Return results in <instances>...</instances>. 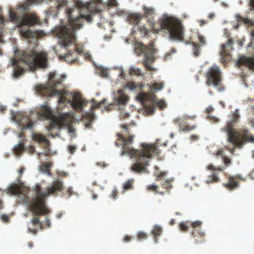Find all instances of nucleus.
<instances>
[{
    "label": "nucleus",
    "mask_w": 254,
    "mask_h": 254,
    "mask_svg": "<svg viewBox=\"0 0 254 254\" xmlns=\"http://www.w3.org/2000/svg\"><path fill=\"white\" fill-rule=\"evenodd\" d=\"M127 131V137H126L122 133H118L119 141H121V145L122 146L121 155L128 154L131 158L135 160V163L130 167V169L135 173H145L146 172V167L149 165V159L153 156L158 155L160 151L155 144H148L142 143L141 149H135L132 147V143L134 136L130 134L128 126L122 125Z\"/></svg>",
    "instance_id": "nucleus-1"
},
{
    "label": "nucleus",
    "mask_w": 254,
    "mask_h": 254,
    "mask_svg": "<svg viewBox=\"0 0 254 254\" xmlns=\"http://www.w3.org/2000/svg\"><path fill=\"white\" fill-rule=\"evenodd\" d=\"M64 188L63 182L57 179L49 186L46 190H43L40 185H37L34 189L35 196L29 201L28 206L33 218L31 222L33 225H39L41 229L51 226V222L48 218L44 221H40L39 216L46 215L50 213V210L46 205V198L51 194L61 191Z\"/></svg>",
    "instance_id": "nucleus-2"
},
{
    "label": "nucleus",
    "mask_w": 254,
    "mask_h": 254,
    "mask_svg": "<svg viewBox=\"0 0 254 254\" xmlns=\"http://www.w3.org/2000/svg\"><path fill=\"white\" fill-rule=\"evenodd\" d=\"M48 54L44 52H38L35 50H26L21 52L19 59H12L13 67L12 77L17 79L22 76L25 71V65L31 70H35L38 68H46L48 65Z\"/></svg>",
    "instance_id": "nucleus-3"
},
{
    "label": "nucleus",
    "mask_w": 254,
    "mask_h": 254,
    "mask_svg": "<svg viewBox=\"0 0 254 254\" xmlns=\"http://www.w3.org/2000/svg\"><path fill=\"white\" fill-rule=\"evenodd\" d=\"M230 120L226 126L221 128L228 136V141L232 143L235 148H241L247 142L254 143V137L247 129H236L234 128L240 119L238 109L229 115Z\"/></svg>",
    "instance_id": "nucleus-4"
},
{
    "label": "nucleus",
    "mask_w": 254,
    "mask_h": 254,
    "mask_svg": "<svg viewBox=\"0 0 254 254\" xmlns=\"http://www.w3.org/2000/svg\"><path fill=\"white\" fill-rule=\"evenodd\" d=\"M72 9H69L67 11L69 24L61 26L57 30L59 43L65 48L75 44V32L82 26L83 19H85L88 22L92 21L90 15L79 14L78 16L72 17Z\"/></svg>",
    "instance_id": "nucleus-5"
},
{
    "label": "nucleus",
    "mask_w": 254,
    "mask_h": 254,
    "mask_svg": "<svg viewBox=\"0 0 254 254\" xmlns=\"http://www.w3.org/2000/svg\"><path fill=\"white\" fill-rule=\"evenodd\" d=\"M41 116L46 119H51L50 125L47 126L46 128L51 132L50 135L54 138L60 136V134L59 132L54 134L52 130L55 128L60 130L64 126H68L72 120V117L69 113L61 114L58 117L53 118V111L47 106L42 107Z\"/></svg>",
    "instance_id": "nucleus-6"
},
{
    "label": "nucleus",
    "mask_w": 254,
    "mask_h": 254,
    "mask_svg": "<svg viewBox=\"0 0 254 254\" xmlns=\"http://www.w3.org/2000/svg\"><path fill=\"white\" fill-rule=\"evenodd\" d=\"M65 78L64 74L61 75L60 79L57 80L55 82L50 81L48 84L43 85H38L36 87L37 93L41 96H52L53 95H57L59 96L58 102L59 104H64L66 101V98L63 95L64 91L62 90H58L56 87L59 85L62 84L63 79Z\"/></svg>",
    "instance_id": "nucleus-7"
},
{
    "label": "nucleus",
    "mask_w": 254,
    "mask_h": 254,
    "mask_svg": "<svg viewBox=\"0 0 254 254\" xmlns=\"http://www.w3.org/2000/svg\"><path fill=\"white\" fill-rule=\"evenodd\" d=\"M163 29L169 31L171 39L180 41H184V27L181 22L169 18L163 19L161 23Z\"/></svg>",
    "instance_id": "nucleus-8"
},
{
    "label": "nucleus",
    "mask_w": 254,
    "mask_h": 254,
    "mask_svg": "<svg viewBox=\"0 0 254 254\" xmlns=\"http://www.w3.org/2000/svg\"><path fill=\"white\" fill-rule=\"evenodd\" d=\"M134 52L138 55L143 54L145 57V60L143 62V64L147 70L153 71L154 68L150 64L154 62V54L155 53V49L153 48L152 44L148 46L143 45L141 43H136L134 45Z\"/></svg>",
    "instance_id": "nucleus-9"
},
{
    "label": "nucleus",
    "mask_w": 254,
    "mask_h": 254,
    "mask_svg": "<svg viewBox=\"0 0 254 254\" xmlns=\"http://www.w3.org/2000/svg\"><path fill=\"white\" fill-rule=\"evenodd\" d=\"M205 83L207 86H213L219 92L224 90L221 84V71L217 66L213 65L209 68L205 73Z\"/></svg>",
    "instance_id": "nucleus-10"
},
{
    "label": "nucleus",
    "mask_w": 254,
    "mask_h": 254,
    "mask_svg": "<svg viewBox=\"0 0 254 254\" xmlns=\"http://www.w3.org/2000/svg\"><path fill=\"white\" fill-rule=\"evenodd\" d=\"M9 16L11 21L15 22L19 27L32 26L38 22V18L35 13H28L18 17L12 9H9Z\"/></svg>",
    "instance_id": "nucleus-11"
},
{
    "label": "nucleus",
    "mask_w": 254,
    "mask_h": 254,
    "mask_svg": "<svg viewBox=\"0 0 254 254\" xmlns=\"http://www.w3.org/2000/svg\"><path fill=\"white\" fill-rule=\"evenodd\" d=\"M196 116L195 115H192L190 116L185 115L182 118L179 117L176 118L174 120V123L176 125H178L180 131L183 132H189L195 129L196 127V126L195 125H192L191 126L189 125L187 121L189 119L194 120Z\"/></svg>",
    "instance_id": "nucleus-12"
},
{
    "label": "nucleus",
    "mask_w": 254,
    "mask_h": 254,
    "mask_svg": "<svg viewBox=\"0 0 254 254\" xmlns=\"http://www.w3.org/2000/svg\"><path fill=\"white\" fill-rule=\"evenodd\" d=\"M105 101V99H103L102 101L97 103V102L94 99L92 100L91 110L89 112L85 113L83 115V118L84 120H85V127L86 128H91L92 127V123L95 119V116L92 110L95 109L99 108L100 105L103 104Z\"/></svg>",
    "instance_id": "nucleus-13"
},
{
    "label": "nucleus",
    "mask_w": 254,
    "mask_h": 254,
    "mask_svg": "<svg viewBox=\"0 0 254 254\" xmlns=\"http://www.w3.org/2000/svg\"><path fill=\"white\" fill-rule=\"evenodd\" d=\"M15 118V121L21 127V130L32 128L36 123V122L31 121L29 116L21 114L17 115Z\"/></svg>",
    "instance_id": "nucleus-14"
},
{
    "label": "nucleus",
    "mask_w": 254,
    "mask_h": 254,
    "mask_svg": "<svg viewBox=\"0 0 254 254\" xmlns=\"http://www.w3.org/2000/svg\"><path fill=\"white\" fill-rule=\"evenodd\" d=\"M228 179L227 182L223 184V186L229 190H233L239 187L238 182L239 180L245 181V179H243L241 175L236 176H231L226 177Z\"/></svg>",
    "instance_id": "nucleus-15"
},
{
    "label": "nucleus",
    "mask_w": 254,
    "mask_h": 254,
    "mask_svg": "<svg viewBox=\"0 0 254 254\" xmlns=\"http://www.w3.org/2000/svg\"><path fill=\"white\" fill-rule=\"evenodd\" d=\"M207 170H211L212 171L211 174L209 176V178L207 180V183H211L213 182H218L220 180L218 175L220 173L223 172L225 167H214L213 165H208L207 167Z\"/></svg>",
    "instance_id": "nucleus-16"
},
{
    "label": "nucleus",
    "mask_w": 254,
    "mask_h": 254,
    "mask_svg": "<svg viewBox=\"0 0 254 254\" xmlns=\"http://www.w3.org/2000/svg\"><path fill=\"white\" fill-rule=\"evenodd\" d=\"M68 103L70 104L75 110L81 111L85 104V100L81 97L79 93H75L73 95L72 101L68 100Z\"/></svg>",
    "instance_id": "nucleus-17"
},
{
    "label": "nucleus",
    "mask_w": 254,
    "mask_h": 254,
    "mask_svg": "<svg viewBox=\"0 0 254 254\" xmlns=\"http://www.w3.org/2000/svg\"><path fill=\"white\" fill-rule=\"evenodd\" d=\"M238 66L245 65L254 72V57H241L237 62Z\"/></svg>",
    "instance_id": "nucleus-18"
},
{
    "label": "nucleus",
    "mask_w": 254,
    "mask_h": 254,
    "mask_svg": "<svg viewBox=\"0 0 254 254\" xmlns=\"http://www.w3.org/2000/svg\"><path fill=\"white\" fill-rule=\"evenodd\" d=\"M128 101V97L124 93L123 90H119L114 97L115 104L119 105H126Z\"/></svg>",
    "instance_id": "nucleus-19"
},
{
    "label": "nucleus",
    "mask_w": 254,
    "mask_h": 254,
    "mask_svg": "<svg viewBox=\"0 0 254 254\" xmlns=\"http://www.w3.org/2000/svg\"><path fill=\"white\" fill-rule=\"evenodd\" d=\"M233 40L231 38H229L228 42L226 44H222L221 45L220 54L222 57H225L230 56V53L233 50Z\"/></svg>",
    "instance_id": "nucleus-20"
},
{
    "label": "nucleus",
    "mask_w": 254,
    "mask_h": 254,
    "mask_svg": "<svg viewBox=\"0 0 254 254\" xmlns=\"http://www.w3.org/2000/svg\"><path fill=\"white\" fill-rule=\"evenodd\" d=\"M82 52V50L79 49L76 46H74V50L73 51L72 50H67V53L65 55L64 58L66 59V60L69 62H74L76 60V53L80 54Z\"/></svg>",
    "instance_id": "nucleus-21"
},
{
    "label": "nucleus",
    "mask_w": 254,
    "mask_h": 254,
    "mask_svg": "<svg viewBox=\"0 0 254 254\" xmlns=\"http://www.w3.org/2000/svg\"><path fill=\"white\" fill-rule=\"evenodd\" d=\"M136 99L143 105H145L147 102L153 103H154V97L145 92H141L139 93L136 97Z\"/></svg>",
    "instance_id": "nucleus-22"
},
{
    "label": "nucleus",
    "mask_w": 254,
    "mask_h": 254,
    "mask_svg": "<svg viewBox=\"0 0 254 254\" xmlns=\"http://www.w3.org/2000/svg\"><path fill=\"white\" fill-rule=\"evenodd\" d=\"M142 17L143 15L140 13H131L128 15L127 20L129 24L136 26L139 24Z\"/></svg>",
    "instance_id": "nucleus-23"
},
{
    "label": "nucleus",
    "mask_w": 254,
    "mask_h": 254,
    "mask_svg": "<svg viewBox=\"0 0 254 254\" xmlns=\"http://www.w3.org/2000/svg\"><path fill=\"white\" fill-rule=\"evenodd\" d=\"M198 39L199 41L201 43H196L194 42H192V46H193V55L195 56H197L200 54V51L199 48L201 46H203L206 44L205 38L204 37L200 35H198Z\"/></svg>",
    "instance_id": "nucleus-24"
},
{
    "label": "nucleus",
    "mask_w": 254,
    "mask_h": 254,
    "mask_svg": "<svg viewBox=\"0 0 254 254\" xmlns=\"http://www.w3.org/2000/svg\"><path fill=\"white\" fill-rule=\"evenodd\" d=\"M191 236L194 239L195 244H200L204 242L205 233L203 232L194 229L191 233Z\"/></svg>",
    "instance_id": "nucleus-25"
},
{
    "label": "nucleus",
    "mask_w": 254,
    "mask_h": 254,
    "mask_svg": "<svg viewBox=\"0 0 254 254\" xmlns=\"http://www.w3.org/2000/svg\"><path fill=\"white\" fill-rule=\"evenodd\" d=\"M27 1L28 2H25L19 6V8L25 12L29 11L30 4L40 3L42 1V0H27Z\"/></svg>",
    "instance_id": "nucleus-26"
},
{
    "label": "nucleus",
    "mask_w": 254,
    "mask_h": 254,
    "mask_svg": "<svg viewBox=\"0 0 254 254\" xmlns=\"http://www.w3.org/2000/svg\"><path fill=\"white\" fill-rule=\"evenodd\" d=\"M33 139L39 143L44 142L46 147L49 145V141L43 135L40 133H35L33 135Z\"/></svg>",
    "instance_id": "nucleus-27"
},
{
    "label": "nucleus",
    "mask_w": 254,
    "mask_h": 254,
    "mask_svg": "<svg viewBox=\"0 0 254 254\" xmlns=\"http://www.w3.org/2000/svg\"><path fill=\"white\" fill-rule=\"evenodd\" d=\"M53 163L51 162H44L41 165V170L42 172L47 174L49 177H51L52 174L50 169Z\"/></svg>",
    "instance_id": "nucleus-28"
},
{
    "label": "nucleus",
    "mask_w": 254,
    "mask_h": 254,
    "mask_svg": "<svg viewBox=\"0 0 254 254\" xmlns=\"http://www.w3.org/2000/svg\"><path fill=\"white\" fill-rule=\"evenodd\" d=\"M143 11V17H147L149 16H153L155 15V8L152 6L143 5L142 7Z\"/></svg>",
    "instance_id": "nucleus-29"
},
{
    "label": "nucleus",
    "mask_w": 254,
    "mask_h": 254,
    "mask_svg": "<svg viewBox=\"0 0 254 254\" xmlns=\"http://www.w3.org/2000/svg\"><path fill=\"white\" fill-rule=\"evenodd\" d=\"M235 17L238 22H242L245 24H249L254 26V19H250L248 18H244L239 14H236Z\"/></svg>",
    "instance_id": "nucleus-30"
},
{
    "label": "nucleus",
    "mask_w": 254,
    "mask_h": 254,
    "mask_svg": "<svg viewBox=\"0 0 254 254\" xmlns=\"http://www.w3.org/2000/svg\"><path fill=\"white\" fill-rule=\"evenodd\" d=\"M162 232V228L159 225H156L154 226L152 230L151 233L154 236V242L157 243V237L161 234Z\"/></svg>",
    "instance_id": "nucleus-31"
},
{
    "label": "nucleus",
    "mask_w": 254,
    "mask_h": 254,
    "mask_svg": "<svg viewBox=\"0 0 254 254\" xmlns=\"http://www.w3.org/2000/svg\"><path fill=\"white\" fill-rule=\"evenodd\" d=\"M133 31H137L140 32V34L144 36L148 33V29L144 26L139 25V24L136 26H133Z\"/></svg>",
    "instance_id": "nucleus-32"
},
{
    "label": "nucleus",
    "mask_w": 254,
    "mask_h": 254,
    "mask_svg": "<svg viewBox=\"0 0 254 254\" xmlns=\"http://www.w3.org/2000/svg\"><path fill=\"white\" fill-rule=\"evenodd\" d=\"M149 87L151 91H157L162 89L163 84L162 83L154 82L149 85Z\"/></svg>",
    "instance_id": "nucleus-33"
},
{
    "label": "nucleus",
    "mask_w": 254,
    "mask_h": 254,
    "mask_svg": "<svg viewBox=\"0 0 254 254\" xmlns=\"http://www.w3.org/2000/svg\"><path fill=\"white\" fill-rule=\"evenodd\" d=\"M24 149V144L22 141H21L14 147V151L17 154H20Z\"/></svg>",
    "instance_id": "nucleus-34"
},
{
    "label": "nucleus",
    "mask_w": 254,
    "mask_h": 254,
    "mask_svg": "<svg viewBox=\"0 0 254 254\" xmlns=\"http://www.w3.org/2000/svg\"><path fill=\"white\" fill-rule=\"evenodd\" d=\"M133 179H131L127 181H126L124 185H123V189L125 190H129L133 189Z\"/></svg>",
    "instance_id": "nucleus-35"
},
{
    "label": "nucleus",
    "mask_w": 254,
    "mask_h": 254,
    "mask_svg": "<svg viewBox=\"0 0 254 254\" xmlns=\"http://www.w3.org/2000/svg\"><path fill=\"white\" fill-rule=\"evenodd\" d=\"M129 72V74L131 75H136L137 76L142 75L140 69L135 67L134 66H131L130 68Z\"/></svg>",
    "instance_id": "nucleus-36"
},
{
    "label": "nucleus",
    "mask_w": 254,
    "mask_h": 254,
    "mask_svg": "<svg viewBox=\"0 0 254 254\" xmlns=\"http://www.w3.org/2000/svg\"><path fill=\"white\" fill-rule=\"evenodd\" d=\"M162 186L163 188L166 189L167 190H168L172 188L171 180L170 179H167L162 184Z\"/></svg>",
    "instance_id": "nucleus-37"
},
{
    "label": "nucleus",
    "mask_w": 254,
    "mask_h": 254,
    "mask_svg": "<svg viewBox=\"0 0 254 254\" xmlns=\"http://www.w3.org/2000/svg\"><path fill=\"white\" fill-rule=\"evenodd\" d=\"M147 234L143 232H139L137 235V239L139 241L145 240L147 238Z\"/></svg>",
    "instance_id": "nucleus-38"
},
{
    "label": "nucleus",
    "mask_w": 254,
    "mask_h": 254,
    "mask_svg": "<svg viewBox=\"0 0 254 254\" xmlns=\"http://www.w3.org/2000/svg\"><path fill=\"white\" fill-rule=\"evenodd\" d=\"M22 33L23 36H24L26 38H30L33 35V32L29 29L26 30H22Z\"/></svg>",
    "instance_id": "nucleus-39"
},
{
    "label": "nucleus",
    "mask_w": 254,
    "mask_h": 254,
    "mask_svg": "<svg viewBox=\"0 0 254 254\" xmlns=\"http://www.w3.org/2000/svg\"><path fill=\"white\" fill-rule=\"evenodd\" d=\"M180 229L184 232L187 231L189 226L187 225V223L186 222H181L179 224Z\"/></svg>",
    "instance_id": "nucleus-40"
},
{
    "label": "nucleus",
    "mask_w": 254,
    "mask_h": 254,
    "mask_svg": "<svg viewBox=\"0 0 254 254\" xmlns=\"http://www.w3.org/2000/svg\"><path fill=\"white\" fill-rule=\"evenodd\" d=\"M9 191L12 194H16L19 191V189L17 186H11L8 189Z\"/></svg>",
    "instance_id": "nucleus-41"
},
{
    "label": "nucleus",
    "mask_w": 254,
    "mask_h": 254,
    "mask_svg": "<svg viewBox=\"0 0 254 254\" xmlns=\"http://www.w3.org/2000/svg\"><path fill=\"white\" fill-rule=\"evenodd\" d=\"M158 186L156 185H149L147 187V190L151 191H153L156 192H158L157 189H158Z\"/></svg>",
    "instance_id": "nucleus-42"
},
{
    "label": "nucleus",
    "mask_w": 254,
    "mask_h": 254,
    "mask_svg": "<svg viewBox=\"0 0 254 254\" xmlns=\"http://www.w3.org/2000/svg\"><path fill=\"white\" fill-rule=\"evenodd\" d=\"M126 85L127 87L130 90H133L136 87L135 83L132 81L127 82Z\"/></svg>",
    "instance_id": "nucleus-43"
},
{
    "label": "nucleus",
    "mask_w": 254,
    "mask_h": 254,
    "mask_svg": "<svg viewBox=\"0 0 254 254\" xmlns=\"http://www.w3.org/2000/svg\"><path fill=\"white\" fill-rule=\"evenodd\" d=\"M223 162L226 167H228L231 164V159L227 157H223Z\"/></svg>",
    "instance_id": "nucleus-44"
},
{
    "label": "nucleus",
    "mask_w": 254,
    "mask_h": 254,
    "mask_svg": "<svg viewBox=\"0 0 254 254\" xmlns=\"http://www.w3.org/2000/svg\"><path fill=\"white\" fill-rule=\"evenodd\" d=\"M118 4L117 0H108V5L110 6H116Z\"/></svg>",
    "instance_id": "nucleus-45"
},
{
    "label": "nucleus",
    "mask_w": 254,
    "mask_h": 254,
    "mask_svg": "<svg viewBox=\"0 0 254 254\" xmlns=\"http://www.w3.org/2000/svg\"><path fill=\"white\" fill-rule=\"evenodd\" d=\"M118 195V190L117 189L115 188L114 190H113L111 194L110 195V196L113 199H116Z\"/></svg>",
    "instance_id": "nucleus-46"
},
{
    "label": "nucleus",
    "mask_w": 254,
    "mask_h": 254,
    "mask_svg": "<svg viewBox=\"0 0 254 254\" xmlns=\"http://www.w3.org/2000/svg\"><path fill=\"white\" fill-rule=\"evenodd\" d=\"M202 222L200 221H195L191 223V225L193 228L200 226Z\"/></svg>",
    "instance_id": "nucleus-47"
},
{
    "label": "nucleus",
    "mask_w": 254,
    "mask_h": 254,
    "mask_svg": "<svg viewBox=\"0 0 254 254\" xmlns=\"http://www.w3.org/2000/svg\"><path fill=\"white\" fill-rule=\"evenodd\" d=\"M76 146H74V145H69V146H68V151L70 153H72V154L74 153V152L76 150Z\"/></svg>",
    "instance_id": "nucleus-48"
},
{
    "label": "nucleus",
    "mask_w": 254,
    "mask_h": 254,
    "mask_svg": "<svg viewBox=\"0 0 254 254\" xmlns=\"http://www.w3.org/2000/svg\"><path fill=\"white\" fill-rule=\"evenodd\" d=\"M0 218L3 222H7L9 221V216L6 214L1 215Z\"/></svg>",
    "instance_id": "nucleus-49"
},
{
    "label": "nucleus",
    "mask_w": 254,
    "mask_h": 254,
    "mask_svg": "<svg viewBox=\"0 0 254 254\" xmlns=\"http://www.w3.org/2000/svg\"><path fill=\"white\" fill-rule=\"evenodd\" d=\"M249 4L251 10L254 9V0H249Z\"/></svg>",
    "instance_id": "nucleus-50"
},
{
    "label": "nucleus",
    "mask_w": 254,
    "mask_h": 254,
    "mask_svg": "<svg viewBox=\"0 0 254 254\" xmlns=\"http://www.w3.org/2000/svg\"><path fill=\"white\" fill-rule=\"evenodd\" d=\"M165 103L163 101H160L158 103V105L160 109H162L165 107Z\"/></svg>",
    "instance_id": "nucleus-51"
},
{
    "label": "nucleus",
    "mask_w": 254,
    "mask_h": 254,
    "mask_svg": "<svg viewBox=\"0 0 254 254\" xmlns=\"http://www.w3.org/2000/svg\"><path fill=\"white\" fill-rule=\"evenodd\" d=\"M131 239L132 237L127 235H126L124 237V241L125 242H129Z\"/></svg>",
    "instance_id": "nucleus-52"
},
{
    "label": "nucleus",
    "mask_w": 254,
    "mask_h": 254,
    "mask_svg": "<svg viewBox=\"0 0 254 254\" xmlns=\"http://www.w3.org/2000/svg\"><path fill=\"white\" fill-rule=\"evenodd\" d=\"M96 165L98 166H99L102 168L106 167L107 166L106 163H105V162H102L97 163Z\"/></svg>",
    "instance_id": "nucleus-53"
},
{
    "label": "nucleus",
    "mask_w": 254,
    "mask_h": 254,
    "mask_svg": "<svg viewBox=\"0 0 254 254\" xmlns=\"http://www.w3.org/2000/svg\"><path fill=\"white\" fill-rule=\"evenodd\" d=\"M190 138L192 141L197 140L199 138V136L197 135L193 134L190 136Z\"/></svg>",
    "instance_id": "nucleus-54"
},
{
    "label": "nucleus",
    "mask_w": 254,
    "mask_h": 254,
    "mask_svg": "<svg viewBox=\"0 0 254 254\" xmlns=\"http://www.w3.org/2000/svg\"><path fill=\"white\" fill-rule=\"evenodd\" d=\"M129 116V114L127 113L122 112L120 114V117L122 118H127Z\"/></svg>",
    "instance_id": "nucleus-55"
},
{
    "label": "nucleus",
    "mask_w": 254,
    "mask_h": 254,
    "mask_svg": "<svg viewBox=\"0 0 254 254\" xmlns=\"http://www.w3.org/2000/svg\"><path fill=\"white\" fill-rule=\"evenodd\" d=\"M68 130L69 133L75 134V129L72 128L71 127H68Z\"/></svg>",
    "instance_id": "nucleus-56"
},
{
    "label": "nucleus",
    "mask_w": 254,
    "mask_h": 254,
    "mask_svg": "<svg viewBox=\"0 0 254 254\" xmlns=\"http://www.w3.org/2000/svg\"><path fill=\"white\" fill-rule=\"evenodd\" d=\"M146 109L150 113H152L153 112V108L151 106L147 107L146 105H145Z\"/></svg>",
    "instance_id": "nucleus-57"
},
{
    "label": "nucleus",
    "mask_w": 254,
    "mask_h": 254,
    "mask_svg": "<svg viewBox=\"0 0 254 254\" xmlns=\"http://www.w3.org/2000/svg\"><path fill=\"white\" fill-rule=\"evenodd\" d=\"M213 110V108L211 106H209L208 108H206V111L207 113H211Z\"/></svg>",
    "instance_id": "nucleus-58"
},
{
    "label": "nucleus",
    "mask_w": 254,
    "mask_h": 254,
    "mask_svg": "<svg viewBox=\"0 0 254 254\" xmlns=\"http://www.w3.org/2000/svg\"><path fill=\"white\" fill-rule=\"evenodd\" d=\"M166 174V172H161L159 175H158L157 176V179L159 180L160 179V178L164 176V175H165Z\"/></svg>",
    "instance_id": "nucleus-59"
},
{
    "label": "nucleus",
    "mask_w": 254,
    "mask_h": 254,
    "mask_svg": "<svg viewBox=\"0 0 254 254\" xmlns=\"http://www.w3.org/2000/svg\"><path fill=\"white\" fill-rule=\"evenodd\" d=\"M76 5L79 7L84 6V4L82 2H79L78 1L76 2Z\"/></svg>",
    "instance_id": "nucleus-60"
},
{
    "label": "nucleus",
    "mask_w": 254,
    "mask_h": 254,
    "mask_svg": "<svg viewBox=\"0 0 254 254\" xmlns=\"http://www.w3.org/2000/svg\"><path fill=\"white\" fill-rule=\"evenodd\" d=\"M55 76V73L54 72H51L49 75V79H52Z\"/></svg>",
    "instance_id": "nucleus-61"
},
{
    "label": "nucleus",
    "mask_w": 254,
    "mask_h": 254,
    "mask_svg": "<svg viewBox=\"0 0 254 254\" xmlns=\"http://www.w3.org/2000/svg\"><path fill=\"white\" fill-rule=\"evenodd\" d=\"M248 177L249 178L251 179L252 180H254V172L253 171L251 173H250L249 174Z\"/></svg>",
    "instance_id": "nucleus-62"
},
{
    "label": "nucleus",
    "mask_w": 254,
    "mask_h": 254,
    "mask_svg": "<svg viewBox=\"0 0 254 254\" xmlns=\"http://www.w3.org/2000/svg\"><path fill=\"white\" fill-rule=\"evenodd\" d=\"M58 174L61 177L66 176L67 175V173L65 172H59Z\"/></svg>",
    "instance_id": "nucleus-63"
},
{
    "label": "nucleus",
    "mask_w": 254,
    "mask_h": 254,
    "mask_svg": "<svg viewBox=\"0 0 254 254\" xmlns=\"http://www.w3.org/2000/svg\"><path fill=\"white\" fill-rule=\"evenodd\" d=\"M67 192L69 195V196H70V195L72 194V190L71 188H68L67 190Z\"/></svg>",
    "instance_id": "nucleus-64"
}]
</instances>
